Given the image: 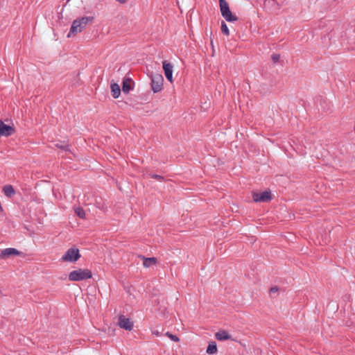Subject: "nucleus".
Here are the masks:
<instances>
[{
  "mask_svg": "<svg viewBox=\"0 0 355 355\" xmlns=\"http://www.w3.org/2000/svg\"><path fill=\"white\" fill-rule=\"evenodd\" d=\"M93 19V17H83L80 19H75L72 23L67 37H69L71 35H74L78 33L82 32L85 28L87 24Z\"/></svg>",
  "mask_w": 355,
  "mask_h": 355,
  "instance_id": "f257e3e1",
  "label": "nucleus"
},
{
  "mask_svg": "<svg viewBox=\"0 0 355 355\" xmlns=\"http://www.w3.org/2000/svg\"><path fill=\"white\" fill-rule=\"evenodd\" d=\"M92 277V272L89 269L79 268L69 274V279L71 282H80Z\"/></svg>",
  "mask_w": 355,
  "mask_h": 355,
  "instance_id": "f03ea898",
  "label": "nucleus"
},
{
  "mask_svg": "<svg viewBox=\"0 0 355 355\" xmlns=\"http://www.w3.org/2000/svg\"><path fill=\"white\" fill-rule=\"evenodd\" d=\"M219 6L221 15L227 21L232 22L238 20V17L232 13L228 3L225 0H219Z\"/></svg>",
  "mask_w": 355,
  "mask_h": 355,
  "instance_id": "7ed1b4c3",
  "label": "nucleus"
},
{
  "mask_svg": "<svg viewBox=\"0 0 355 355\" xmlns=\"http://www.w3.org/2000/svg\"><path fill=\"white\" fill-rule=\"evenodd\" d=\"M80 257L79 250L77 248H69L62 257V261L68 262H75Z\"/></svg>",
  "mask_w": 355,
  "mask_h": 355,
  "instance_id": "20e7f679",
  "label": "nucleus"
},
{
  "mask_svg": "<svg viewBox=\"0 0 355 355\" xmlns=\"http://www.w3.org/2000/svg\"><path fill=\"white\" fill-rule=\"evenodd\" d=\"M164 78L161 74L157 73L151 76V88L154 93L162 90L163 87Z\"/></svg>",
  "mask_w": 355,
  "mask_h": 355,
  "instance_id": "39448f33",
  "label": "nucleus"
},
{
  "mask_svg": "<svg viewBox=\"0 0 355 355\" xmlns=\"http://www.w3.org/2000/svg\"><path fill=\"white\" fill-rule=\"evenodd\" d=\"M252 198L254 202H269L271 200L270 191H263L261 193L254 192L252 193Z\"/></svg>",
  "mask_w": 355,
  "mask_h": 355,
  "instance_id": "423d86ee",
  "label": "nucleus"
},
{
  "mask_svg": "<svg viewBox=\"0 0 355 355\" xmlns=\"http://www.w3.org/2000/svg\"><path fill=\"white\" fill-rule=\"evenodd\" d=\"M118 324L121 328L128 331L132 330L133 327V322L130 319L123 315L119 317Z\"/></svg>",
  "mask_w": 355,
  "mask_h": 355,
  "instance_id": "0eeeda50",
  "label": "nucleus"
},
{
  "mask_svg": "<svg viewBox=\"0 0 355 355\" xmlns=\"http://www.w3.org/2000/svg\"><path fill=\"white\" fill-rule=\"evenodd\" d=\"M162 65L166 79L170 83H173V64L168 62L166 60H164L162 62Z\"/></svg>",
  "mask_w": 355,
  "mask_h": 355,
  "instance_id": "6e6552de",
  "label": "nucleus"
},
{
  "mask_svg": "<svg viewBox=\"0 0 355 355\" xmlns=\"http://www.w3.org/2000/svg\"><path fill=\"white\" fill-rule=\"evenodd\" d=\"M15 129L12 126L5 124L2 121H0V137H8L14 134Z\"/></svg>",
  "mask_w": 355,
  "mask_h": 355,
  "instance_id": "1a4fd4ad",
  "label": "nucleus"
},
{
  "mask_svg": "<svg viewBox=\"0 0 355 355\" xmlns=\"http://www.w3.org/2000/svg\"><path fill=\"white\" fill-rule=\"evenodd\" d=\"M20 254V252L15 248H8L1 250L0 253L1 259H6L11 256H17Z\"/></svg>",
  "mask_w": 355,
  "mask_h": 355,
  "instance_id": "9d476101",
  "label": "nucleus"
},
{
  "mask_svg": "<svg viewBox=\"0 0 355 355\" xmlns=\"http://www.w3.org/2000/svg\"><path fill=\"white\" fill-rule=\"evenodd\" d=\"M132 81L130 78H125L123 80L122 91L125 94H128L133 89L132 87Z\"/></svg>",
  "mask_w": 355,
  "mask_h": 355,
  "instance_id": "9b49d317",
  "label": "nucleus"
},
{
  "mask_svg": "<svg viewBox=\"0 0 355 355\" xmlns=\"http://www.w3.org/2000/svg\"><path fill=\"white\" fill-rule=\"evenodd\" d=\"M215 337L218 340L223 341L231 339V336L225 330H220L216 332Z\"/></svg>",
  "mask_w": 355,
  "mask_h": 355,
  "instance_id": "f8f14e48",
  "label": "nucleus"
},
{
  "mask_svg": "<svg viewBox=\"0 0 355 355\" xmlns=\"http://www.w3.org/2000/svg\"><path fill=\"white\" fill-rule=\"evenodd\" d=\"M110 87L112 96L114 98H117L121 94V89L119 85L117 83H114L111 84Z\"/></svg>",
  "mask_w": 355,
  "mask_h": 355,
  "instance_id": "ddd939ff",
  "label": "nucleus"
},
{
  "mask_svg": "<svg viewBox=\"0 0 355 355\" xmlns=\"http://www.w3.org/2000/svg\"><path fill=\"white\" fill-rule=\"evenodd\" d=\"M141 257L144 260L143 265L145 268H149L157 263V259L155 257L146 258L144 256Z\"/></svg>",
  "mask_w": 355,
  "mask_h": 355,
  "instance_id": "4468645a",
  "label": "nucleus"
},
{
  "mask_svg": "<svg viewBox=\"0 0 355 355\" xmlns=\"http://www.w3.org/2000/svg\"><path fill=\"white\" fill-rule=\"evenodd\" d=\"M3 191L4 194L8 198H11L15 194V191L12 185L4 186L3 187Z\"/></svg>",
  "mask_w": 355,
  "mask_h": 355,
  "instance_id": "2eb2a0df",
  "label": "nucleus"
},
{
  "mask_svg": "<svg viewBox=\"0 0 355 355\" xmlns=\"http://www.w3.org/2000/svg\"><path fill=\"white\" fill-rule=\"evenodd\" d=\"M217 352V345L216 342L211 341L209 343L207 348V353L209 354H214Z\"/></svg>",
  "mask_w": 355,
  "mask_h": 355,
  "instance_id": "dca6fc26",
  "label": "nucleus"
},
{
  "mask_svg": "<svg viewBox=\"0 0 355 355\" xmlns=\"http://www.w3.org/2000/svg\"><path fill=\"white\" fill-rule=\"evenodd\" d=\"M75 213L77 216L80 218H85V211L82 207H76L75 208Z\"/></svg>",
  "mask_w": 355,
  "mask_h": 355,
  "instance_id": "f3484780",
  "label": "nucleus"
},
{
  "mask_svg": "<svg viewBox=\"0 0 355 355\" xmlns=\"http://www.w3.org/2000/svg\"><path fill=\"white\" fill-rule=\"evenodd\" d=\"M221 31L225 35H227V36L230 35L229 28H228L227 24L224 21H222V23H221Z\"/></svg>",
  "mask_w": 355,
  "mask_h": 355,
  "instance_id": "a211bd4d",
  "label": "nucleus"
},
{
  "mask_svg": "<svg viewBox=\"0 0 355 355\" xmlns=\"http://www.w3.org/2000/svg\"><path fill=\"white\" fill-rule=\"evenodd\" d=\"M58 148H60L63 150H65V151H69V145L67 144H62V143H58V144H55V145Z\"/></svg>",
  "mask_w": 355,
  "mask_h": 355,
  "instance_id": "6ab92c4d",
  "label": "nucleus"
},
{
  "mask_svg": "<svg viewBox=\"0 0 355 355\" xmlns=\"http://www.w3.org/2000/svg\"><path fill=\"white\" fill-rule=\"evenodd\" d=\"M165 335L174 342L180 341V338L176 335L172 334L170 332H166Z\"/></svg>",
  "mask_w": 355,
  "mask_h": 355,
  "instance_id": "aec40b11",
  "label": "nucleus"
},
{
  "mask_svg": "<svg viewBox=\"0 0 355 355\" xmlns=\"http://www.w3.org/2000/svg\"><path fill=\"white\" fill-rule=\"evenodd\" d=\"M149 176L152 178L156 179L159 182H162L164 180V177L157 174H149Z\"/></svg>",
  "mask_w": 355,
  "mask_h": 355,
  "instance_id": "412c9836",
  "label": "nucleus"
},
{
  "mask_svg": "<svg viewBox=\"0 0 355 355\" xmlns=\"http://www.w3.org/2000/svg\"><path fill=\"white\" fill-rule=\"evenodd\" d=\"M271 58L273 61L274 63H277L279 62V58H280V56L279 54H272V56H271Z\"/></svg>",
  "mask_w": 355,
  "mask_h": 355,
  "instance_id": "4be33fe9",
  "label": "nucleus"
},
{
  "mask_svg": "<svg viewBox=\"0 0 355 355\" xmlns=\"http://www.w3.org/2000/svg\"><path fill=\"white\" fill-rule=\"evenodd\" d=\"M152 334H153V335H155L156 336H160V333L157 330H153L152 331Z\"/></svg>",
  "mask_w": 355,
  "mask_h": 355,
  "instance_id": "5701e85b",
  "label": "nucleus"
},
{
  "mask_svg": "<svg viewBox=\"0 0 355 355\" xmlns=\"http://www.w3.org/2000/svg\"><path fill=\"white\" fill-rule=\"evenodd\" d=\"M278 291L277 287H272L270 290V293H275Z\"/></svg>",
  "mask_w": 355,
  "mask_h": 355,
  "instance_id": "b1692460",
  "label": "nucleus"
},
{
  "mask_svg": "<svg viewBox=\"0 0 355 355\" xmlns=\"http://www.w3.org/2000/svg\"><path fill=\"white\" fill-rule=\"evenodd\" d=\"M120 3H125L128 0H116Z\"/></svg>",
  "mask_w": 355,
  "mask_h": 355,
  "instance_id": "393cba45",
  "label": "nucleus"
}]
</instances>
